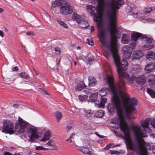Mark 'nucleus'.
Wrapping results in <instances>:
<instances>
[{
    "label": "nucleus",
    "mask_w": 155,
    "mask_h": 155,
    "mask_svg": "<svg viewBox=\"0 0 155 155\" xmlns=\"http://www.w3.org/2000/svg\"><path fill=\"white\" fill-rule=\"evenodd\" d=\"M109 89L113 95L112 98V102L113 104H109L108 106L107 109L111 112L114 111V107L116 108L118 118H114V123H117L119 122V126L120 130L124 134V137L122 134L120 135L125 140L127 146L130 150L136 151V148L133 143L131 138L129 130V126L125 120L123 107L124 108L126 117L129 120L134 117L130 116V114L134 110V106L137 104V100L136 98L133 97L129 100V97H127L126 100L129 101L130 105H126L124 102V99L122 94V91L120 89V87L118 85H114L112 82L109 81Z\"/></svg>",
    "instance_id": "f257e3e1"
},
{
    "label": "nucleus",
    "mask_w": 155,
    "mask_h": 155,
    "mask_svg": "<svg viewBox=\"0 0 155 155\" xmlns=\"http://www.w3.org/2000/svg\"><path fill=\"white\" fill-rule=\"evenodd\" d=\"M107 15L109 21L107 24V29L109 30L111 37L110 43L108 45V48L112 54L114 61L117 65L119 58L118 53V43L117 36L119 34L117 25V14L111 13L109 11H107Z\"/></svg>",
    "instance_id": "f03ea898"
},
{
    "label": "nucleus",
    "mask_w": 155,
    "mask_h": 155,
    "mask_svg": "<svg viewBox=\"0 0 155 155\" xmlns=\"http://www.w3.org/2000/svg\"><path fill=\"white\" fill-rule=\"evenodd\" d=\"M118 61L117 62V65L115 62L114 61V63L116 66L117 71L118 74L119 82L117 84H115L114 82V78L113 76L110 75L107 76V81L108 83L109 87V81L112 82L113 84L114 85L116 86L118 85L120 87V89L121 90V88L124 87L125 86V80H128V82L130 84H133L134 83L135 81V77L134 75L131 76L129 78L130 75L126 72L124 71H126L127 69V67L128 66V63L127 61L123 59L121 62L120 61V58H119Z\"/></svg>",
    "instance_id": "7ed1b4c3"
},
{
    "label": "nucleus",
    "mask_w": 155,
    "mask_h": 155,
    "mask_svg": "<svg viewBox=\"0 0 155 155\" xmlns=\"http://www.w3.org/2000/svg\"><path fill=\"white\" fill-rule=\"evenodd\" d=\"M30 124L26 121L22 119L21 117H19L18 122H17L15 127V132L17 133L16 134L19 133H23L25 132V129H27L26 133L28 134H31L29 136L30 142H33V139H37L38 138V136L37 134L38 131L36 128H33L30 127Z\"/></svg>",
    "instance_id": "20e7f679"
},
{
    "label": "nucleus",
    "mask_w": 155,
    "mask_h": 155,
    "mask_svg": "<svg viewBox=\"0 0 155 155\" xmlns=\"http://www.w3.org/2000/svg\"><path fill=\"white\" fill-rule=\"evenodd\" d=\"M104 0H91L92 3L94 4L97 3L98 6L97 8L90 5L87 7V9L90 10L91 15L94 17V20L97 22L98 26H99V23L102 21Z\"/></svg>",
    "instance_id": "39448f33"
},
{
    "label": "nucleus",
    "mask_w": 155,
    "mask_h": 155,
    "mask_svg": "<svg viewBox=\"0 0 155 155\" xmlns=\"http://www.w3.org/2000/svg\"><path fill=\"white\" fill-rule=\"evenodd\" d=\"M57 6L61 7L60 11L62 14L66 15L71 14L73 12V6L65 0H55L52 3L51 8L54 11Z\"/></svg>",
    "instance_id": "423d86ee"
},
{
    "label": "nucleus",
    "mask_w": 155,
    "mask_h": 155,
    "mask_svg": "<svg viewBox=\"0 0 155 155\" xmlns=\"http://www.w3.org/2000/svg\"><path fill=\"white\" fill-rule=\"evenodd\" d=\"M124 3L123 0H110L106 4V12L109 11L111 13L117 14V10Z\"/></svg>",
    "instance_id": "0eeeda50"
},
{
    "label": "nucleus",
    "mask_w": 155,
    "mask_h": 155,
    "mask_svg": "<svg viewBox=\"0 0 155 155\" xmlns=\"http://www.w3.org/2000/svg\"><path fill=\"white\" fill-rule=\"evenodd\" d=\"M130 47L125 45L122 48V52L123 54V57L126 59H130L132 53V50L134 49L136 46L135 42L130 43Z\"/></svg>",
    "instance_id": "6e6552de"
},
{
    "label": "nucleus",
    "mask_w": 155,
    "mask_h": 155,
    "mask_svg": "<svg viewBox=\"0 0 155 155\" xmlns=\"http://www.w3.org/2000/svg\"><path fill=\"white\" fill-rule=\"evenodd\" d=\"M3 127L4 128L2 129V131L5 133L12 134L15 132V130H13L14 124L11 121L6 120L3 123Z\"/></svg>",
    "instance_id": "1a4fd4ad"
},
{
    "label": "nucleus",
    "mask_w": 155,
    "mask_h": 155,
    "mask_svg": "<svg viewBox=\"0 0 155 155\" xmlns=\"http://www.w3.org/2000/svg\"><path fill=\"white\" fill-rule=\"evenodd\" d=\"M99 32L101 35L99 37L100 42L103 46L108 48V46L107 45V43L105 40V31L103 29H101Z\"/></svg>",
    "instance_id": "9d476101"
},
{
    "label": "nucleus",
    "mask_w": 155,
    "mask_h": 155,
    "mask_svg": "<svg viewBox=\"0 0 155 155\" xmlns=\"http://www.w3.org/2000/svg\"><path fill=\"white\" fill-rule=\"evenodd\" d=\"M143 55L142 51L141 50H138L136 51L133 55L132 60L139 59Z\"/></svg>",
    "instance_id": "9b49d317"
},
{
    "label": "nucleus",
    "mask_w": 155,
    "mask_h": 155,
    "mask_svg": "<svg viewBox=\"0 0 155 155\" xmlns=\"http://www.w3.org/2000/svg\"><path fill=\"white\" fill-rule=\"evenodd\" d=\"M148 81L150 87L154 88L155 87V75H151L149 77Z\"/></svg>",
    "instance_id": "f8f14e48"
},
{
    "label": "nucleus",
    "mask_w": 155,
    "mask_h": 155,
    "mask_svg": "<svg viewBox=\"0 0 155 155\" xmlns=\"http://www.w3.org/2000/svg\"><path fill=\"white\" fill-rule=\"evenodd\" d=\"M142 36V34L137 32H134L131 35V41L136 42L139 38Z\"/></svg>",
    "instance_id": "ddd939ff"
},
{
    "label": "nucleus",
    "mask_w": 155,
    "mask_h": 155,
    "mask_svg": "<svg viewBox=\"0 0 155 155\" xmlns=\"http://www.w3.org/2000/svg\"><path fill=\"white\" fill-rule=\"evenodd\" d=\"M141 71L140 66L138 64L133 65L132 67L131 72L133 73H137Z\"/></svg>",
    "instance_id": "4468645a"
},
{
    "label": "nucleus",
    "mask_w": 155,
    "mask_h": 155,
    "mask_svg": "<svg viewBox=\"0 0 155 155\" xmlns=\"http://www.w3.org/2000/svg\"><path fill=\"white\" fill-rule=\"evenodd\" d=\"M146 57L147 59L150 61L153 60L155 58V52L149 51L147 53Z\"/></svg>",
    "instance_id": "2eb2a0df"
},
{
    "label": "nucleus",
    "mask_w": 155,
    "mask_h": 155,
    "mask_svg": "<svg viewBox=\"0 0 155 155\" xmlns=\"http://www.w3.org/2000/svg\"><path fill=\"white\" fill-rule=\"evenodd\" d=\"M86 87L83 81H79L77 85L76 86L75 89L77 91H80L82 90Z\"/></svg>",
    "instance_id": "dca6fc26"
},
{
    "label": "nucleus",
    "mask_w": 155,
    "mask_h": 155,
    "mask_svg": "<svg viewBox=\"0 0 155 155\" xmlns=\"http://www.w3.org/2000/svg\"><path fill=\"white\" fill-rule=\"evenodd\" d=\"M81 20L78 23L79 26L82 28H86L87 27H89L88 23L87 22L84 20L83 18L81 19Z\"/></svg>",
    "instance_id": "f3484780"
},
{
    "label": "nucleus",
    "mask_w": 155,
    "mask_h": 155,
    "mask_svg": "<svg viewBox=\"0 0 155 155\" xmlns=\"http://www.w3.org/2000/svg\"><path fill=\"white\" fill-rule=\"evenodd\" d=\"M141 39L142 41L146 43H150L152 42H154V41L153 39L147 37L145 35L141 37Z\"/></svg>",
    "instance_id": "a211bd4d"
},
{
    "label": "nucleus",
    "mask_w": 155,
    "mask_h": 155,
    "mask_svg": "<svg viewBox=\"0 0 155 155\" xmlns=\"http://www.w3.org/2000/svg\"><path fill=\"white\" fill-rule=\"evenodd\" d=\"M89 85L91 87L94 86L97 84V81L95 78L92 76L88 78Z\"/></svg>",
    "instance_id": "6ab92c4d"
},
{
    "label": "nucleus",
    "mask_w": 155,
    "mask_h": 155,
    "mask_svg": "<svg viewBox=\"0 0 155 155\" xmlns=\"http://www.w3.org/2000/svg\"><path fill=\"white\" fill-rule=\"evenodd\" d=\"M155 68V64L153 63H150L145 66V69L148 72H150L152 71Z\"/></svg>",
    "instance_id": "aec40b11"
},
{
    "label": "nucleus",
    "mask_w": 155,
    "mask_h": 155,
    "mask_svg": "<svg viewBox=\"0 0 155 155\" xmlns=\"http://www.w3.org/2000/svg\"><path fill=\"white\" fill-rule=\"evenodd\" d=\"M98 95V93L96 92L91 94L89 97L91 101L94 102L97 104L98 101L97 99Z\"/></svg>",
    "instance_id": "412c9836"
},
{
    "label": "nucleus",
    "mask_w": 155,
    "mask_h": 155,
    "mask_svg": "<svg viewBox=\"0 0 155 155\" xmlns=\"http://www.w3.org/2000/svg\"><path fill=\"white\" fill-rule=\"evenodd\" d=\"M130 40V37L127 34H123L121 38V42L124 44H126L129 42Z\"/></svg>",
    "instance_id": "4be33fe9"
},
{
    "label": "nucleus",
    "mask_w": 155,
    "mask_h": 155,
    "mask_svg": "<svg viewBox=\"0 0 155 155\" xmlns=\"http://www.w3.org/2000/svg\"><path fill=\"white\" fill-rule=\"evenodd\" d=\"M107 101V99L104 97H101V102H100L99 101H98L97 105L99 108H104L105 104L106 103Z\"/></svg>",
    "instance_id": "5701e85b"
},
{
    "label": "nucleus",
    "mask_w": 155,
    "mask_h": 155,
    "mask_svg": "<svg viewBox=\"0 0 155 155\" xmlns=\"http://www.w3.org/2000/svg\"><path fill=\"white\" fill-rule=\"evenodd\" d=\"M149 44L144 45L143 47V49L144 50H147L151 49L154 47V42H152L150 43H148Z\"/></svg>",
    "instance_id": "b1692460"
},
{
    "label": "nucleus",
    "mask_w": 155,
    "mask_h": 155,
    "mask_svg": "<svg viewBox=\"0 0 155 155\" xmlns=\"http://www.w3.org/2000/svg\"><path fill=\"white\" fill-rule=\"evenodd\" d=\"M51 136L50 131L49 130L47 131L45 133L43 138L41 140V141L45 142L48 140Z\"/></svg>",
    "instance_id": "393cba45"
},
{
    "label": "nucleus",
    "mask_w": 155,
    "mask_h": 155,
    "mask_svg": "<svg viewBox=\"0 0 155 155\" xmlns=\"http://www.w3.org/2000/svg\"><path fill=\"white\" fill-rule=\"evenodd\" d=\"M145 80L144 78L141 77H135V81L137 84H144Z\"/></svg>",
    "instance_id": "a878e982"
},
{
    "label": "nucleus",
    "mask_w": 155,
    "mask_h": 155,
    "mask_svg": "<svg viewBox=\"0 0 155 155\" xmlns=\"http://www.w3.org/2000/svg\"><path fill=\"white\" fill-rule=\"evenodd\" d=\"M72 17V19H73L74 20L76 21L78 23L81 20V19L83 18L81 17V16L75 13H74L73 14Z\"/></svg>",
    "instance_id": "bb28decb"
},
{
    "label": "nucleus",
    "mask_w": 155,
    "mask_h": 155,
    "mask_svg": "<svg viewBox=\"0 0 155 155\" xmlns=\"http://www.w3.org/2000/svg\"><path fill=\"white\" fill-rule=\"evenodd\" d=\"M56 21L59 25L63 28L66 29H68V26L64 21H62L58 19H56Z\"/></svg>",
    "instance_id": "cd10ccee"
},
{
    "label": "nucleus",
    "mask_w": 155,
    "mask_h": 155,
    "mask_svg": "<svg viewBox=\"0 0 155 155\" xmlns=\"http://www.w3.org/2000/svg\"><path fill=\"white\" fill-rule=\"evenodd\" d=\"M104 114V111L102 110L97 111L95 114V116L99 118L102 117Z\"/></svg>",
    "instance_id": "c85d7f7f"
},
{
    "label": "nucleus",
    "mask_w": 155,
    "mask_h": 155,
    "mask_svg": "<svg viewBox=\"0 0 155 155\" xmlns=\"http://www.w3.org/2000/svg\"><path fill=\"white\" fill-rule=\"evenodd\" d=\"M108 92V89L107 88H103L99 91L100 95L103 97L105 96L107 94Z\"/></svg>",
    "instance_id": "c756f323"
},
{
    "label": "nucleus",
    "mask_w": 155,
    "mask_h": 155,
    "mask_svg": "<svg viewBox=\"0 0 155 155\" xmlns=\"http://www.w3.org/2000/svg\"><path fill=\"white\" fill-rule=\"evenodd\" d=\"M20 77L27 79L29 78V75L25 72H21L19 74Z\"/></svg>",
    "instance_id": "7c9ffc66"
},
{
    "label": "nucleus",
    "mask_w": 155,
    "mask_h": 155,
    "mask_svg": "<svg viewBox=\"0 0 155 155\" xmlns=\"http://www.w3.org/2000/svg\"><path fill=\"white\" fill-rule=\"evenodd\" d=\"M85 113L84 115L86 117H91L93 113L92 112V111L91 110H84Z\"/></svg>",
    "instance_id": "2f4dec72"
},
{
    "label": "nucleus",
    "mask_w": 155,
    "mask_h": 155,
    "mask_svg": "<svg viewBox=\"0 0 155 155\" xmlns=\"http://www.w3.org/2000/svg\"><path fill=\"white\" fill-rule=\"evenodd\" d=\"M147 92L153 98L155 97V91L153 90L148 88L147 89Z\"/></svg>",
    "instance_id": "473e14b6"
},
{
    "label": "nucleus",
    "mask_w": 155,
    "mask_h": 155,
    "mask_svg": "<svg viewBox=\"0 0 155 155\" xmlns=\"http://www.w3.org/2000/svg\"><path fill=\"white\" fill-rule=\"evenodd\" d=\"M75 135V134L74 133L71 134L69 137L66 140V141L70 142L71 143L73 142V140L74 139Z\"/></svg>",
    "instance_id": "72a5a7b5"
},
{
    "label": "nucleus",
    "mask_w": 155,
    "mask_h": 155,
    "mask_svg": "<svg viewBox=\"0 0 155 155\" xmlns=\"http://www.w3.org/2000/svg\"><path fill=\"white\" fill-rule=\"evenodd\" d=\"M79 150L83 153L87 154H88L89 152L90 151V150L85 147H83L82 148L79 149Z\"/></svg>",
    "instance_id": "f704fd0d"
},
{
    "label": "nucleus",
    "mask_w": 155,
    "mask_h": 155,
    "mask_svg": "<svg viewBox=\"0 0 155 155\" xmlns=\"http://www.w3.org/2000/svg\"><path fill=\"white\" fill-rule=\"evenodd\" d=\"M54 114L55 117L58 120H60L62 117V114L60 112H56Z\"/></svg>",
    "instance_id": "c9c22d12"
},
{
    "label": "nucleus",
    "mask_w": 155,
    "mask_h": 155,
    "mask_svg": "<svg viewBox=\"0 0 155 155\" xmlns=\"http://www.w3.org/2000/svg\"><path fill=\"white\" fill-rule=\"evenodd\" d=\"M88 96L86 95H79V98L81 101H84L87 99Z\"/></svg>",
    "instance_id": "e433bc0d"
},
{
    "label": "nucleus",
    "mask_w": 155,
    "mask_h": 155,
    "mask_svg": "<svg viewBox=\"0 0 155 155\" xmlns=\"http://www.w3.org/2000/svg\"><path fill=\"white\" fill-rule=\"evenodd\" d=\"M87 43L88 45L92 46H93L94 45L93 41V40L91 38L89 39H87Z\"/></svg>",
    "instance_id": "4c0bfd02"
},
{
    "label": "nucleus",
    "mask_w": 155,
    "mask_h": 155,
    "mask_svg": "<svg viewBox=\"0 0 155 155\" xmlns=\"http://www.w3.org/2000/svg\"><path fill=\"white\" fill-rule=\"evenodd\" d=\"M35 149L37 150H48L47 148L41 146H39L36 147Z\"/></svg>",
    "instance_id": "58836bf2"
},
{
    "label": "nucleus",
    "mask_w": 155,
    "mask_h": 155,
    "mask_svg": "<svg viewBox=\"0 0 155 155\" xmlns=\"http://www.w3.org/2000/svg\"><path fill=\"white\" fill-rule=\"evenodd\" d=\"M47 145L49 147H51L54 146L55 145V143L53 140H51L47 143Z\"/></svg>",
    "instance_id": "ea45409f"
},
{
    "label": "nucleus",
    "mask_w": 155,
    "mask_h": 155,
    "mask_svg": "<svg viewBox=\"0 0 155 155\" xmlns=\"http://www.w3.org/2000/svg\"><path fill=\"white\" fill-rule=\"evenodd\" d=\"M48 149V150H58V148L55 145H54V146H52L51 147H50L49 148H47Z\"/></svg>",
    "instance_id": "a19ab883"
},
{
    "label": "nucleus",
    "mask_w": 155,
    "mask_h": 155,
    "mask_svg": "<svg viewBox=\"0 0 155 155\" xmlns=\"http://www.w3.org/2000/svg\"><path fill=\"white\" fill-rule=\"evenodd\" d=\"M153 10L152 8L150 7L147 8L145 9L144 11L146 13H148Z\"/></svg>",
    "instance_id": "79ce46f5"
},
{
    "label": "nucleus",
    "mask_w": 155,
    "mask_h": 155,
    "mask_svg": "<svg viewBox=\"0 0 155 155\" xmlns=\"http://www.w3.org/2000/svg\"><path fill=\"white\" fill-rule=\"evenodd\" d=\"M150 124L153 127L155 128V119H151Z\"/></svg>",
    "instance_id": "37998d69"
},
{
    "label": "nucleus",
    "mask_w": 155,
    "mask_h": 155,
    "mask_svg": "<svg viewBox=\"0 0 155 155\" xmlns=\"http://www.w3.org/2000/svg\"><path fill=\"white\" fill-rule=\"evenodd\" d=\"M55 51L57 52V54H59L61 53L60 49L59 47H56L55 49Z\"/></svg>",
    "instance_id": "c03bdc74"
},
{
    "label": "nucleus",
    "mask_w": 155,
    "mask_h": 155,
    "mask_svg": "<svg viewBox=\"0 0 155 155\" xmlns=\"http://www.w3.org/2000/svg\"><path fill=\"white\" fill-rule=\"evenodd\" d=\"M111 153L112 154H117L119 153V152L117 150H112L110 151Z\"/></svg>",
    "instance_id": "a18cd8bd"
},
{
    "label": "nucleus",
    "mask_w": 155,
    "mask_h": 155,
    "mask_svg": "<svg viewBox=\"0 0 155 155\" xmlns=\"http://www.w3.org/2000/svg\"><path fill=\"white\" fill-rule=\"evenodd\" d=\"M111 146V145L110 144H109L108 145L104 147V149L105 150H108L109 149Z\"/></svg>",
    "instance_id": "49530a36"
},
{
    "label": "nucleus",
    "mask_w": 155,
    "mask_h": 155,
    "mask_svg": "<svg viewBox=\"0 0 155 155\" xmlns=\"http://www.w3.org/2000/svg\"><path fill=\"white\" fill-rule=\"evenodd\" d=\"M147 21L149 22L155 23V20L152 18H148L147 19Z\"/></svg>",
    "instance_id": "de8ad7c7"
},
{
    "label": "nucleus",
    "mask_w": 155,
    "mask_h": 155,
    "mask_svg": "<svg viewBox=\"0 0 155 155\" xmlns=\"http://www.w3.org/2000/svg\"><path fill=\"white\" fill-rule=\"evenodd\" d=\"M18 67L17 66H16V67H14L13 68H12V70L13 71H17V70H18Z\"/></svg>",
    "instance_id": "09e8293b"
},
{
    "label": "nucleus",
    "mask_w": 155,
    "mask_h": 155,
    "mask_svg": "<svg viewBox=\"0 0 155 155\" xmlns=\"http://www.w3.org/2000/svg\"><path fill=\"white\" fill-rule=\"evenodd\" d=\"M72 127V126H67L66 127V130L68 132L70 130Z\"/></svg>",
    "instance_id": "8fccbe9b"
},
{
    "label": "nucleus",
    "mask_w": 155,
    "mask_h": 155,
    "mask_svg": "<svg viewBox=\"0 0 155 155\" xmlns=\"http://www.w3.org/2000/svg\"><path fill=\"white\" fill-rule=\"evenodd\" d=\"M34 33L32 31H28L26 33V35H33Z\"/></svg>",
    "instance_id": "3c124183"
},
{
    "label": "nucleus",
    "mask_w": 155,
    "mask_h": 155,
    "mask_svg": "<svg viewBox=\"0 0 155 155\" xmlns=\"http://www.w3.org/2000/svg\"><path fill=\"white\" fill-rule=\"evenodd\" d=\"M4 155H12V154L10 153H9L8 152L5 151L4 153Z\"/></svg>",
    "instance_id": "603ef678"
},
{
    "label": "nucleus",
    "mask_w": 155,
    "mask_h": 155,
    "mask_svg": "<svg viewBox=\"0 0 155 155\" xmlns=\"http://www.w3.org/2000/svg\"><path fill=\"white\" fill-rule=\"evenodd\" d=\"M4 35L3 31L1 30H0V36L2 37H4Z\"/></svg>",
    "instance_id": "864d4df0"
},
{
    "label": "nucleus",
    "mask_w": 155,
    "mask_h": 155,
    "mask_svg": "<svg viewBox=\"0 0 155 155\" xmlns=\"http://www.w3.org/2000/svg\"><path fill=\"white\" fill-rule=\"evenodd\" d=\"M19 105L17 104H14L13 105V107L15 108H18L19 107Z\"/></svg>",
    "instance_id": "5fc2aeb1"
},
{
    "label": "nucleus",
    "mask_w": 155,
    "mask_h": 155,
    "mask_svg": "<svg viewBox=\"0 0 155 155\" xmlns=\"http://www.w3.org/2000/svg\"><path fill=\"white\" fill-rule=\"evenodd\" d=\"M94 61V59L91 58H88V61L89 62H90L91 61Z\"/></svg>",
    "instance_id": "6e6d98bb"
},
{
    "label": "nucleus",
    "mask_w": 155,
    "mask_h": 155,
    "mask_svg": "<svg viewBox=\"0 0 155 155\" xmlns=\"http://www.w3.org/2000/svg\"><path fill=\"white\" fill-rule=\"evenodd\" d=\"M91 33H92V32H93L94 31V26H91Z\"/></svg>",
    "instance_id": "4d7b16f0"
},
{
    "label": "nucleus",
    "mask_w": 155,
    "mask_h": 155,
    "mask_svg": "<svg viewBox=\"0 0 155 155\" xmlns=\"http://www.w3.org/2000/svg\"><path fill=\"white\" fill-rule=\"evenodd\" d=\"M152 151L153 153H155V146H153Z\"/></svg>",
    "instance_id": "13d9d810"
},
{
    "label": "nucleus",
    "mask_w": 155,
    "mask_h": 155,
    "mask_svg": "<svg viewBox=\"0 0 155 155\" xmlns=\"http://www.w3.org/2000/svg\"><path fill=\"white\" fill-rule=\"evenodd\" d=\"M89 155H95V154L93 153L92 152L90 151L89 152V153L88 154Z\"/></svg>",
    "instance_id": "bf43d9fd"
},
{
    "label": "nucleus",
    "mask_w": 155,
    "mask_h": 155,
    "mask_svg": "<svg viewBox=\"0 0 155 155\" xmlns=\"http://www.w3.org/2000/svg\"><path fill=\"white\" fill-rule=\"evenodd\" d=\"M43 92L45 95H49V93L46 91L44 90V91H43Z\"/></svg>",
    "instance_id": "052dcab7"
},
{
    "label": "nucleus",
    "mask_w": 155,
    "mask_h": 155,
    "mask_svg": "<svg viewBox=\"0 0 155 155\" xmlns=\"http://www.w3.org/2000/svg\"><path fill=\"white\" fill-rule=\"evenodd\" d=\"M60 60H61V59H59L58 60V61H57V66H58L60 64Z\"/></svg>",
    "instance_id": "680f3d73"
},
{
    "label": "nucleus",
    "mask_w": 155,
    "mask_h": 155,
    "mask_svg": "<svg viewBox=\"0 0 155 155\" xmlns=\"http://www.w3.org/2000/svg\"><path fill=\"white\" fill-rule=\"evenodd\" d=\"M85 92L87 94L88 92H89V90L88 89H87L85 90H84Z\"/></svg>",
    "instance_id": "e2e57ef3"
},
{
    "label": "nucleus",
    "mask_w": 155,
    "mask_h": 155,
    "mask_svg": "<svg viewBox=\"0 0 155 155\" xmlns=\"http://www.w3.org/2000/svg\"><path fill=\"white\" fill-rule=\"evenodd\" d=\"M4 10L1 8H0V13L2 12H4Z\"/></svg>",
    "instance_id": "0e129e2a"
},
{
    "label": "nucleus",
    "mask_w": 155,
    "mask_h": 155,
    "mask_svg": "<svg viewBox=\"0 0 155 155\" xmlns=\"http://www.w3.org/2000/svg\"><path fill=\"white\" fill-rule=\"evenodd\" d=\"M39 89H40L42 92L44 91L45 90L42 88H39Z\"/></svg>",
    "instance_id": "69168bd1"
},
{
    "label": "nucleus",
    "mask_w": 155,
    "mask_h": 155,
    "mask_svg": "<svg viewBox=\"0 0 155 155\" xmlns=\"http://www.w3.org/2000/svg\"><path fill=\"white\" fill-rule=\"evenodd\" d=\"M97 136L99 137H100V138H103L104 137V136H102L100 135L99 134H98Z\"/></svg>",
    "instance_id": "338daca9"
},
{
    "label": "nucleus",
    "mask_w": 155,
    "mask_h": 155,
    "mask_svg": "<svg viewBox=\"0 0 155 155\" xmlns=\"http://www.w3.org/2000/svg\"><path fill=\"white\" fill-rule=\"evenodd\" d=\"M35 155H42L41 154L37 153L35 154Z\"/></svg>",
    "instance_id": "774afa93"
}]
</instances>
